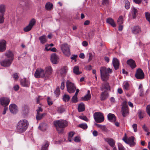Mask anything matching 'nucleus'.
<instances>
[{"label":"nucleus","mask_w":150,"mask_h":150,"mask_svg":"<svg viewBox=\"0 0 150 150\" xmlns=\"http://www.w3.org/2000/svg\"><path fill=\"white\" fill-rule=\"evenodd\" d=\"M6 59L5 60L0 62L1 65L4 67H8L10 66L14 59V55L10 50L6 52L5 54Z\"/></svg>","instance_id":"f257e3e1"},{"label":"nucleus","mask_w":150,"mask_h":150,"mask_svg":"<svg viewBox=\"0 0 150 150\" xmlns=\"http://www.w3.org/2000/svg\"><path fill=\"white\" fill-rule=\"evenodd\" d=\"M29 125L28 121L25 119L21 120L18 122L16 127V131L19 133L25 132L27 129Z\"/></svg>","instance_id":"f03ea898"},{"label":"nucleus","mask_w":150,"mask_h":150,"mask_svg":"<svg viewBox=\"0 0 150 150\" xmlns=\"http://www.w3.org/2000/svg\"><path fill=\"white\" fill-rule=\"evenodd\" d=\"M54 125L59 133L62 132L63 128L67 126V122L66 120H59L54 122Z\"/></svg>","instance_id":"7ed1b4c3"},{"label":"nucleus","mask_w":150,"mask_h":150,"mask_svg":"<svg viewBox=\"0 0 150 150\" xmlns=\"http://www.w3.org/2000/svg\"><path fill=\"white\" fill-rule=\"evenodd\" d=\"M100 71L101 79L103 81H107L109 78V74L111 73L112 71L109 68L101 67L100 69Z\"/></svg>","instance_id":"20e7f679"},{"label":"nucleus","mask_w":150,"mask_h":150,"mask_svg":"<svg viewBox=\"0 0 150 150\" xmlns=\"http://www.w3.org/2000/svg\"><path fill=\"white\" fill-rule=\"evenodd\" d=\"M34 76L37 78H42L45 80L47 79L45 74V70L41 68H38L36 69L34 74Z\"/></svg>","instance_id":"39448f33"},{"label":"nucleus","mask_w":150,"mask_h":150,"mask_svg":"<svg viewBox=\"0 0 150 150\" xmlns=\"http://www.w3.org/2000/svg\"><path fill=\"white\" fill-rule=\"evenodd\" d=\"M69 48V45L67 43H64L61 45V48L62 52L65 55L67 56L70 55Z\"/></svg>","instance_id":"423d86ee"},{"label":"nucleus","mask_w":150,"mask_h":150,"mask_svg":"<svg viewBox=\"0 0 150 150\" xmlns=\"http://www.w3.org/2000/svg\"><path fill=\"white\" fill-rule=\"evenodd\" d=\"M94 118L96 122L100 123L103 121L104 118L103 114L100 112H96L93 115Z\"/></svg>","instance_id":"0eeeda50"},{"label":"nucleus","mask_w":150,"mask_h":150,"mask_svg":"<svg viewBox=\"0 0 150 150\" xmlns=\"http://www.w3.org/2000/svg\"><path fill=\"white\" fill-rule=\"evenodd\" d=\"M127 104V102L126 100L124 101L122 103L121 112L123 117L126 116L128 114V109Z\"/></svg>","instance_id":"6e6552de"},{"label":"nucleus","mask_w":150,"mask_h":150,"mask_svg":"<svg viewBox=\"0 0 150 150\" xmlns=\"http://www.w3.org/2000/svg\"><path fill=\"white\" fill-rule=\"evenodd\" d=\"M66 86L68 92L69 93H74L75 91L74 84L69 81L66 82Z\"/></svg>","instance_id":"1a4fd4ad"},{"label":"nucleus","mask_w":150,"mask_h":150,"mask_svg":"<svg viewBox=\"0 0 150 150\" xmlns=\"http://www.w3.org/2000/svg\"><path fill=\"white\" fill-rule=\"evenodd\" d=\"M134 138L133 137H131L127 139L126 134H125V136L123 138L122 140L127 144H128L130 146L135 145V143L134 142Z\"/></svg>","instance_id":"9d476101"},{"label":"nucleus","mask_w":150,"mask_h":150,"mask_svg":"<svg viewBox=\"0 0 150 150\" xmlns=\"http://www.w3.org/2000/svg\"><path fill=\"white\" fill-rule=\"evenodd\" d=\"M35 20L34 18L32 19L30 21L28 25L24 28V31L25 32H28L30 31L32 29L33 26L35 25Z\"/></svg>","instance_id":"9b49d317"},{"label":"nucleus","mask_w":150,"mask_h":150,"mask_svg":"<svg viewBox=\"0 0 150 150\" xmlns=\"http://www.w3.org/2000/svg\"><path fill=\"white\" fill-rule=\"evenodd\" d=\"M45 71V74L47 79H49L52 73V69L51 67L48 66L46 67L44 70Z\"/></svg>","instance_id":"f8f14e48"},{"label":"nucleus","mask_w":150,"mask_h":150,"mask_svg":"<svg viewBox=\"0 0 150 150\" xmlns=\"http://www.w3.org/2000/svg\"><path fill=\"white\" fill-rule=\"evenodd\" d=\"M144 74L143 71L140 69H138L137 71L135 74L136 77L138 79H143L144 77Z\"/></svg>","instance_id":"ddd939ff"},{"label":"nucleus","mask_w":150,"mask_h":150,"mask_svg":"<svg viewBox=\"0 0 150 150\" xmlns=\"http://www.w3.org/2000/svg\"><path fill=\"white\" fill-rule=\"evenodd\" d=\"M10 100L7 98L3 97L0 99L1 104L4 107L7 106L9 103Z\"/></svg>","instance_id":"4468645a"},{"label":"nucleus","mask_w":150,"mask_h":150,"mask_svg":"<svg viewBox=\"0 0 150 150\" xmlns=\"http://www.w3.org/2000/svg\"><path fill=\"white\" fill-rule=\"evenodd\" d=\"M20 82L21 85L23 86L28 87L29 86L30 81L25 78L21 79V80Z\"/></svg>","instance_id":"2eb2a0df"},{"label":"nucleus","mask_w":150,"mask_h":150,"mask_svg":"<svg viewBox=\"0 0 150 150\" xmlns=\"http://www.w3.org/2000/svg\"><path fill=\"white\" fill-rule=\"evenodd\" d=\"M6 42L4 40H0V52H3L6 49Z\"/></svg>","instance_id":"dca6fc26"},{"label":"nucleus","mask_w":150,"mask_h":150,"mask_svg":"<svg viewBox=\"0 0 150 150\" xmlns=\"http://www.w3.org/2000/svg\"><path fill=\"white\" fill-rule=\"evenodd\" d=\"M9 109L10 112L13 114H16L18 111L17 106L14 104L10 105Z\"/></svg>","instance_id":"f3484780"},{"label":"nucleus","mask_w":150,"mask_h":150,"mask_svg":"<svg viewBox=\"0 0 150 150\" xmlns=\"http://www.w3.org/2000/svg\"><path fill=\"white\" fill-rule=\"evenodd\" d=\"M6 7L3 4H1L0 5V13L1 14L0 15V17L2 16L3 19V23L4 21V12L5 11Z\"/></svg>","instance_id":"a211bd4d"},{"label":"nucleus","mask_w":150,"mask_h":150,"mask_svg":"<svg viewBox=\"0 0 150 150\" xmlns=\"http://www.w3.org/2000/svg\"><path fill=\"white\" fill-rule=\"evenodd\" d=\"M58 57L55 53H53L51 55V62L54 64H57Z\"/></svg>","instance_id":"6ab92c4d"},{"label":"nucleus","mask_w":150,"mask_h":150,"mask_svg":"<svg viewBox=\"0 0 150 150\" xmlns=\"http://www.w3.org/2000/svg\"><path fill=\"white\" fill-rule=\"evenodd\" d=\"M105 141L107 142L109 145L112 147H114L115 144V141L111 138H106Z\"/></svg>","instance_id":"aec40b11"},{"label":"nucleus","mask_w":150,"mask_h":150,"mask_svg":"<svg viewBox=\"0 0 150 150\" xmlns=\"http://www.w3.org/2000/svg\"><path fill=\"white\" fill-rule=\"evenodd\" d=\"M91 98L90 92L89 90L87 91V94L81 98V100L82 101H86L90 100Z\"/></svg>","instance_id":"412c9836"},{"label":"nucleus","mask_w":150,"mask_h":150,"mask_svg":"<svg viewBox=\"0 0 150 150\" xmlns=\"http://www.w3.org/2000/svg\"><path fill=\"white\" fill-rule=\"evenodd\" d=\"M112 63L115 69V70L118 69L119 65V63L118 60L116 58H113Z\"/></svg>","instance_id":"4be33fe9"},{"label":"nucleus","mask_w":150,"mask_h":150,"mask_svg":"<svg viewBox=\"0 0 150 150\" xmlns=\"http://www.w3.org/2000/svg\"><path fill=\"white\" fill-rule=\"evenodd\" d=\"M127 63L130 66L132 69L135 68L136 65L134 61L132 59H129L127 61Z\"/></svg>","instance_id":"5701e85b"},{"label":"nucleus","mask_w":150,"mask_h":150,"mask_svg":"<svg viewBox=\"0 0 150 150\" xmlns=\"http://www.w3.org/2000/svg\"><path fill=\"white\" fill-rule=\"evenodd\" d=\"M141 28L139 26L134 27L132 30V33L135 34H137L141 32Z\"/></svg>","instance_id":"b1692460"},{"label":"nucleus","mask_w":150,"mask_h":150,"mask_svg":"<svg viewBox=\"0 0 150 150\" xmlns=\"http://www.w3.org/2000/svg\"><path fill=\"white\" fill-rule=\"evenodd\" d=\"M78 110L79 112H81L85 110V105L83 103L79 104L78 107Z\"/></svg>","instance_id":"393cba45"},{"label":"nucleus","mask_w":150,"mask_h":150,"mask_svg":"<svg viewBox=\"0 0 150 150\" xmlns=\"http://www.w3.org/2000/svg\"><path fill=\"white\" fill-rule=\"evenodd\" d=\"M108 119L112 122H115L116 120L115 116L112 114H109L108 115Z\"/></svg>","instance_id":"a878e982"},{"label":"nucleus","mask_w":150,"mask_h":150,"mask_svg":"<svg viewBox=\"0 0 150 150\" xmlns=\"http://www.w3.org/2000/svg\"><path fill=\"white\" fill-rule=\"evenodd\" d=\"M40 42L42 44L45 43L47 41V37L45 35H42L39 38Z\"/></svg>","instance_id":"bb28decb"},{"label":"nucleus","mask_w":150,"mask_h":150,"mask_svg":"<svg viewBox=\"0 0 150 150\" xmlns=\"http://www.w3.org/2000/svg\"><path fill=\"white\" fill-rule=\"evenodd\" d=\"M101 89L102 91H105L106 90H110V87L109 84L108 83H106L102 86Z\"/></svg>","instance_id":"cd10ccee"},{"label":"nucleus","mask_w":150,"mask_h":150,"mask_svg":"<svg viewBox=\"0 0 150 150\" xmlns=\"http://www.w3.org/2000/svg\"><path fill=\"white\" fill-rule=\"evenodd\" d=\"M106 22L107 23L110 24L113 27L116 26V24L115 23L114 20L111 18H109L107 19Z\"/></svg>","instance_id":"c85d7f7f"},{"label":"nucleus","mask_w":150,"mask_h":150,"mask_svg":"<svg viewBox=\"0 0 150 150\" xmlns=\"http://www.w3.org/2000/svg\"><path fill=\"white\" fill-rule=\"evenodd\" d=\"M74 134V132H71L69 133L68 137V140L69 142H71L72 140L75 141V138H73V136Z\"/></svg>","instance_id":"c756f323"},{"label":"nucleus","mask_w":150,"mask_h":150,"mask_svg":"<svg viewBox=\"0 0 150 150\" xmlns=\"http://www.w3.org/2000/svg\"><path fill=\"white\" fill-rule=\"evenodd\" d=\"M53 7L52 4L50 2L47 3L45 5V8L46 9L50 10L52 9Z\"/></svg>","instance_id":"7c9ffc66"},{"label":"nucleus","mask_w":150,"mask_h":150,"mask_svg":"<svg viewBox=\"0 0 150 150\" xmlns=\"http://www.w3.org/2000/svg\"><path fill=\"white\" fill-rule=\"evenodd\" d=\"M108 94L107 92L106 91L103 92L101 95V99L102 100H104L108 97Z\"/></svg>","instance_id":"2f4dec72"},{"label":"nucleus","mask_w":150,"mask_h":150,"mask_svg":"<svg viewBox=\"0 0 150 150\" xmlns=\"http://www.w3.org/2000/svg\"><path fill=\"white\" fill-rule=\"evenodd\" d=\"M68 70V69L67 67H64L62 68L60 71V73L61 75H64L65 74Z\"/></svg>","instance_id":"473e14b6"},{"label":"nucleus","mask_w":150,"mask_h":150,"mask_svg":"<svg viewBox=\"0 0 150 150\" xmlns=\"http://www.w3.org/2000/svg\"><path fill=\"white\" fill-rule=\"evenodd\" d=\"M49 144L47 141L45 142V144L42 147L41 150H47L49 146Z\"/></svg>","instance_id":"72a5a7b5"},{"label":"nucleus","mask_w":150,"mask_h":150,"mask_svg":"<svg viewBox=\"0 0 150 150\" xmlns=\"http://www.w3.org/2000/svg\"><path fill=\"white\" fill-rule=\"evenodd\" d=\"M70 99V97L68 95L65 94L63 96V100L65 102L68 101Z\"/></svg>","instance_id":"f704fd0d"},{"label":"nucleus","mask_w":150,"mask_h":150,"mask_svg":"<svg viewBox=\"0 0 150 150\" xmlns=\"http://www.w3.org/2000/svg\"><path fill=\"white\" fill-rule=\"evenodd\" d=\"M95 125L97 127H98V128H99L100 129L103 131H106V128L105 126L97 124H96Z\"/></svg>","instance_id":"c9c22d12"},{"label":"nucleus","mask_w":150,"mask_h":150,"mask_svg":"<svg viewBox=\"0 0 150 150\" xmlns=\"http://www.w3.org/2000/svg\"><path fill=\"white\" fill-rule=\"evenodd\" d=\"M45 113L40 114H37L36 116V119L37 120H40L41 119L43 116L45 115Z\"/></svg>","instance_id":"e433bc0d"},{"label":"nucleus","mask_w":150,"mask_h":150,"mask_svg":"<svg viewBox=\"0 0 150 150\" xmlns=\"http://www.w3.org/2000/svg\"><path fill=\"white\" fill-rule=\"evenodd\" d=\"M137 9L134 7L132 8V13L133 18H135L137 13Z\"/></svg>","instance_id":"4c0bfd02"},{"label":"nucleus","mask_w":150,"mask_h":150,"mask_svg":"<svg viewBox=\"0 0 150 150\" xmlns=\"http://www.w3.org/2000/svg\"><path fill=\"white\" fill-rule=\"evenodd\" d=\"M77 127L81 128L83 129H86L88 127L86 123H82L81 124L78 125Z\"/></svg>","instance_id":"58836bf2"},{"label":"nucleus","mask_w":150,"mask_h":150,"mask_svg":"<svg viewBox=\"0 0 150 150\" xmlns=\"http://www.w3.org/2000/svg\"><path fill=\"white\" fill-rule=\"evenodd\" d=\"M130 7V4L129 2L127 0H126L125 1V7L127 9H129Z\"/></svg>","instance_id":"ea45409f"},{"label":"nucleus","mask_w":150,"mask_h":150,"mask_svg":"<svg viewBox=\"0 0 150 150\" xmlns=\"http://www.w3.org/2000/svg\"><path fill=\"white\" fill-rule=\"evenodd\" d=\"M117 23L119 25H121L123 23V17L122 16L119 17L117 21Z\"/></svg>","instance_id":"a19ab883"},{"label":"nucleus","mask_w":150,"mask_h":150,"mask_svg":"<svg viewBox=\"0 0 150 150\" xmlns=\"http://www.w3.org/2000/svg\"><path fill=\"white\" fill-rule=\"evenodd\" d=\"M54 93H55L57 97L60 95V92L59 87H57L55 91H54Z\"/></svg>","instance_id":"79ce46f5"},{"label":"nucleus","mask_w":150,"mask_h":150,"mask_svg":"<svg viewBox=\"0 0 150 150\" xmlns=\"http://www.w3.org/2000/svg\"><path fill=\"white\" fill-rule=\"evenodd\" d=\"M19 74L18 73H14L13 75V77L14 80H17L18 79Z\"/></svg>","instance_id":"37998d69"},{"label":"nucleus","mask_w":150,"mask_h":150,"mask_svg":"<svg viewBox=\"0 0 150 150\" xmlns=\"http://www.w3.org/2000/svg\"><path fill=\"white\" fill-rule=\"evenodd\" d=\"M118 150H125V148L120 143L118 144Z\"/></svg>","instance_id":"c03bdc74"},{"label":"nucleus","mask_w":150,"mask_h":150,"mask_svg":"<svg viewBox=\"0 0 150 150\" xmlns=\"http://www.w3.org/2000/svg\"><path fill=\"white\" fill-rule=\"evenodd\" d=\"M57 111L59 113H62L64 111V109L61 107H59L57 108Z\"/></svg>","instance_id":"a18cd8bd"},{"label":"nucleus","mask_w":150,"mask_h":150,"mask_svg":"<svg viewBox=\"0 0 150 150\" xmlns=\"http://www.w3.org/2000/svg\"><path fill=\"white\" fill-rule=\"evenodd\" d=\"M94 34L93 31L90 32L88 34V37H87V39H90L92 38Z\"/></svg>","instance_id":"49530a36"},{"label":"nucleus","mask_w":150,"mask_h":150,"mask_svg":"<svg viewBox=\"0 0 150 150\" xmlns=\"http://www.w3.org/2000/svg\"><path fill=\"white\" fill-rule=\"evenodd\" d=\"M146 19L150 23V13L147 12L145 13Z\"/></svg>","instance_id":"de8ad7c7"},{"label":"nucleus","mask_w":150,"mask_h":150,"mask_svg":"<svg viewBox=\"0 0 150 150\" xmlns=\"http://www.w3.org/2000/svg\"><path fill=\"white\" fill-rule=\"evenodd\" d=\"M146 110L147 114L150 117V105H148L146 106Z\"/></svg>","instance_id":"09e8293b"},{"label":"nucleus","mask_w":150,"mask_h":150,"mask_svg":"<svg viewBox=\"0 0 150 150\" xmlns=\"http://www.w3.org/2000/svg\"><path fill=\"white\" fill-rule=\"evenodd\" d=\"M79 118L86 121H88V120L85 116H79Z\"/></svg>","instance_id":"8fccbe9b"},{"label":"nucleus","mask_w":150,"mask_h":150,"mask_svg":"<svg viewBox=\"0 0 150 150\" xmlns=\"http://www.w3.org/2000/svg\"><path fill=\"white\" fill-rule=\"evenodd\" d=\"M129 85L128 83L126 82L123 86V88L124 89L128 90Z\"/></svg>","instance_id":"3c124183"},{"label":"nucleus","mask_w":150,"mask_h":150,"mask_svg":"<svg viewBox=\"0 0 150 150\" xmlns=\"http://www.w3.org/2000/svg\"><path fill=\"white\" fill-rule=\"evenodd\" d=\"M82 73L81 71H79L78 67H76V74H79Z\"/></svg>","instance_id":"603ef678"},{"label":"nucleus","mask_w":150,"mask_h":150,"mask_svg":"<svg viewBox=\"0 0 150 150\" xmlns=\"http://www.w3.org/2000/svg\"><path fill=\"white\" fill-rule=\"evenodd\" d=\"M89 55V58L88 59V62H90L93 59V54H92L91 53H89L88 54Z\"/></svg>","instance_id":"864d4df0"},{"label":"nucleus","mask_w":150,"mask_h":150,"mask_svg":"<svg viewBox=\"0 0 150 150\" xmlns=\"http://www.w3.org/2000/svg\"><path fill=\"white\" fill-rule=\"evenodd\" d=\"M132 127L134 132H136L137 131V125L136 124H134L132 125Z\"/></svg>","instance_id":"5fc2aeb1"},{"label":"nucleus","mask_w":150,"mask_h":150,"mask_svg":"<svg viewBox=\"0 0 150 150\" xmlns=\"http://www.w3.org/2000/svg\"><path fill=\"white\" fill-rule=\"evenodd\" d=\"M81 141V138L79 136L76 137V142H80Z\"/></svg>","instance_id":"6e6d98bb"},{"label":"nucleus","mask_w":150,"mask_h":150,"mask_svg":"<svg viewBox=\"0 0 150 150\" xmlns=\"http://www.w3.org/2000/svg\"><path fill=\"white\" fill-rule=\"evenodd\" d=\"M47 101L48 104L49 105H51L53 103L51 101L50 98L49 97H47Z\"/></svg>","instance_id":"4d7b16f0"},{"label":"nucleus","mask_w":150,"mask_h":150,"mask_svg":"<svg viewBox=\"0 0 150 150\" xmlns=\"http://www.w3.org/2000/svg\"><path fill=\"white\" fill-rule=\"evenodd\" d=\"M142 128L146 132H148L149 129L145 125H144L142 126Z\"/></svg>","instance_id":"13d9d810"},{"label":"nucleus","mask_w":150,"mask_h":150,"mask_svg":"<svg viewBox=\"0 0 150 150\" xmlns=\"http://www.w3.org/2000/svg\"><path fill=\"white\" fill-rule=\"evenodd\" d=\"M79 89H76V103L78 101V100L77 98V95L78 93L79 92Z\"/></svg>","instance_id":"bf43d9fd"},{"label":"nucleus","mask_w":150,"mask_h":150,"mask_svg":"<svg viewBox=\"0 0 150 150\" xmlns=\"http://www.w3.org/2000/svg\"><path fill=\"white\" fill-rule=\"evenodd\" d=\"M37 114H40V112H42L43 111L42 109L40 107H39L38 109L37 110Z\"/></svg>","instance_id":"052dcab7"},{"label":"nucleus","mask_w":150,"mask_h":150,"mask_svg":"<svg viewBox=\"0 0 150 150\" xmlns=\"http://www.w3.org/2000/svg\"><path fill=\"white\" fill-rule=\"evenodd\" d=\"M108 0H103V5H107L108 4Z\"/></svg>","instance_id":"680f3d73"},{"label":"nucleus","mask_w":150,"mask_h":150,"mask_svg":"<svg viewBox=\"0 0 150 150\" xmlns=\"http://www.w3.org/2000/svg\"><path fill=\"white\" fill-rule=\"evenodd\" d=\"M64 82H62L61 84L60 88L61 89L63 90L64 89Z\"/></svg>","instance_id":"e2e57ef3"},{"label":"nucleus","mask_w":150,"mask_h":150,"mask_svg":"<svg viewBox=\"0 0 150 150\" xmlns=\"http://www.w3.org/2000/svg\"><path fill=\"white\" fill-rule=\"evenodd\" d=\"M49 45H45V49L47 51L50 50L51 48H49Z\"/></svg>","instance_id":"0e129e2a"},{"label":"nucleus","mask_w":150,"mask_h":150,"mask_svg":"<svg viewBox=\"0 0 150 150\" xmlns=\"http://www.w3.org/2000/svg\"><path fill=\"white\" fill-rule=\"evenodd\" d=\"M13 88L15 91H17L19 89V87L18 85H16L14 86Z\"/></svg>","instance_id":"69168bd1"},{"label":"nucleus","mask_w":150,"mask_h":150,"mask_svg":"<svg viewBox=\"0 0 150 150\" xmlns=\"http://www.w3.org/2000/svg\"><path fill=\"white\" fill-rule=\"evenodd\" d=\"M93 135L95 137L97 136L98 135V133L96 130H94L93 132Z\"/></svg>","instance_id":"338daca9"},{"label":"nucleus","mask_w":150,"mask_h":150,"mask_svg":"<svg viewBox=\"0 0 150 150\" xmlns=\"http://www.w3.org/2000/svg\"><path fill=\"white\" fill-rule=\"evenodd\" d=\"M79 57L80 58L84 59L85 58V55L83 53H81L79 54Z\"/></svg>","instance_id":"774afa93"}]
</instances>
